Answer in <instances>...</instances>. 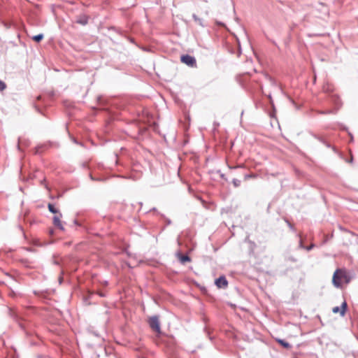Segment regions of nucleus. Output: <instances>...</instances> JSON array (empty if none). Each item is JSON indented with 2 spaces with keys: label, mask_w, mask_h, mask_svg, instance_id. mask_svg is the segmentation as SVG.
I'll return each instance as SVG.
<instances>
[{
  "label": "nucleus",
  "mask_w": 358,
  "mask_h": 358,
  "mask_svg": "<svg viewBox=\"0 0 358 358\" xmlns=\"http://www.w3.org/2000/svg\"><path fill=\"white\" fill-rule=\"evenodd\" d=\"M346 308H347V303L345 301H344L341 305V308H340L338 306H336V307L333 308L332 311L334 313H340L341 315L344 316L345 311H346Z\"/></svg>",
  "instance_id": "39448f33"
},
{
  "label": "nucleus",
  "mask_w": 358,
  "mask_h": 358,
  "mask_svg": "<svg viewBox=\"0 0 358 358\" xmlns=\"http://www.w3.org/2000/svg\"><path fill=\"white\" fill-rule=\"evenodd\" d=\"M193 18L194 20V21L199 24V25L201 26H203V23H202V20L199 17H198L196 15H193Z\"/></svg>",
  "instance_id": "f8f14e48"
},
{
  "label": "nucleus",
  "mask_w": 358,
  "mask_h": 358,
  "mask_svg": "<svg viewBox=\"0 0 358 358\" xmlns=\"http://www.w3.org/2000/svg\"><path fill=\"white\" fill-rule=\"evenodd\" d=\"M299 247L301 248H303V243H302L301 241H300Z\"/></svg>",
  "instance_id": "dca6fc26"
},
{
  "label": "nucleus",
  "mask_w": 358,
  "mask_h": 358,
  "mask_svg": "<svg viewBox=\"0 0 358 358\" xmlns=\"http://www.w3.org/2000/svg\"><path fill=\"white\" fill-rule=\"evenodd\" d=\"M150 328L158 334L161 333L160 323L159 317L156 315L149 318L148 320Z\"/></svg>",
  "instance_id": "f03ea898"
},
{
  "label": "nucleus",
  "mask_w": 358,
  "mask_h": 358,
  "mask_svg": "<svg viewBox=\"0 0 358 358\" xmlns=\"http://www.w3.org/2000/svg\"><path fill=\"white\" fill-rule=\"evenodd\" d=\"M178 257H179V260L180 262L182 263V264H185V262H190V258L189 256L187 255H178Z\"/></svg>",
  "instance_id": "0eeeda50"
},
{
  "label": "nucleus",
  "mask_w": 358,
  "mask_h": 358,
  "mask_svg": "<svg viewBox=\"0 0 358 358\" xmlns=\"http://www.w3.org/2000/svg\"><path fill=\"white\" fill-rule=\"evenodd\" d=\"M349 277L345 270L337 269L333 275L332 282L335 287H340L343 282L348 283Z\"/></svg>",
  "instance_id": "f257e3e1"
},
{
  "label": "nucleus",
  "mask_w": 358,
  "mask_h": 358,
  "mask_svg": "<svg viewBox=\"0 0 358 358\" xmlns=\"http://www.w3.org/2000/svg\"><path fill=\"white\" fill-rule=\"evenodd\" d=\"M180 60L182 63L187 64L189 66L194 67L196 66V62L194 57L189 55H183L180 57Z\"/></svg>",
  "instance_id": "7ed1b4c3"
},
{
  "label": "nucleus",
  "mask_w": 358,
  "mask_h": 358,
  "mask_svg": "<svg viewBox=\"0 0 358 358\" xmlns=\"http://www.w3.org/2000/svg\"><path fill=\"white\" fill-rule=\"evenodd\" d=\"M62 217V215L61 213H59V214L55 215L53 217V224L54 225L59 229L62 231L64 230V228L63 227L62 222L61 221V218Z\"/></svg>",
  "instance_id": "20e7f679"
},
{
  "label": "nucleus",
  "mask_w": 358,
  "mask_h": 358,
  "mask_svg": "<svg viewBox=\"0 0 358 358\" xmlns=\"http://www.w3.org/2000/svg\"><path fill=\"white\" fill-rule=\"evenodd\" d=\"M87 17L86 16H83V17H80L78 20V23L80 24H83V25H85L87 23Z\"/></svg>",
  "instance_id": "1a4fd4ad"
},
{
  "label": "nucleus",
  "mask_w": 358,
  "mask_h": 358,
  "mask_svg": "<svg viewBox=\"0 0 358 358\" xmlns=\"http://www.w3.org/2000/svg\"><path fill=\"white\" fill-rule=\"evenodd\" d=\"M6 87V84L3 81L0 80V91L3 90Z\"/></svg>",
  "instance_id": "4468645a"
},
{
  "label": "nucleus",
  "mask_w": 358,
  "mask_h": 358,
  "mask_svg": "<svg viewBox=\"0 0 358 358\" xmlns=\"http://www.w3.org/2000/svg\"><path fill=\"white\" fill-rule=\"evenodd\" d=\"M315 245L313 244L310 245V246H308L306 248V249L309 251Z\"/></svg>",
  "instance_id": "2eb2a0df"
},
{
  "label": "nucleus",
  "mask_w": 358,
  "mask_h": 358,
  "mask_svg": "<svg viewBox=\"0 0 358 358\" xmlns=\"http://www.w3.org/2000/svg\"><path fill=\"white\" fill-rule=\"evenodd\" d=\"M215 285L219 288L226 287L228 285L227 280L224 276H220L215 280Z\"/></svg>",
  "instance_id": "423d86ee"
},
{
  "label": "nucleus",
  "mask_w": 358,
  "mask_h": 358,
  "mask_svg": "<svg viewBox=\"0 0 358 358\" xmlns=\"http://www.w3.org/2000/svg\"><path fill=\"white\" fill-rule=\"evenodd\" d=\"M48 210H49L51 213H54V214H56V215L59 214V210H58L57 208H55V206H54V205H53V204H52V203H48Z\"/></svg>",
  "instance_id": "6e6552de"
},
{
  "label": "nucleus",
  "mask_w": 358,
  "mask_h": 358,
  "mask_svg": "<svg viewBox=\"0 0 358 358\" xmlns=\"http://www.w3.org/2000/svg\"><path fill=\"white\" fill-rule=\"evenodd\" d=\"M277 341H278V343L281 344L285 348H290V344L289 343L282 340V339H278Z\"/></svg>",
  "instance_id": "9d476101"
},
{
  "label": "nucleus",
  "mask_w": 358,
  "mask_h": 358,
  "mask_svg": "<svg viewBox=\"0 0 358 358\" xmlns=\"http://www.w3.org/2000/svg\"><path fill=\"white\" fill-rule=\"evenodd\" d=\"M289 226L291 229H293L292 226L289 223Z\"/></svg>",
  "instance_id": "f3484780"
},
{
  "label": "nucleus",
  "mask_w": 358,
  "mask_h": 358,
  "mask_svg": "<svg viewBox=\"0 0 358 358\" xmlns=\"http://www.w3.org/2000/svg\"><path fill=\"white\" fill-rule=\"evenodd\" d=\"M44 36L43 34H39L38 35L34 36L32 39L36 42H39L43 38Z\"/></svg>",
  "instance_id": "9b49d317"
},
{
  "label": "nucleus",
  "mask_w": 358,
  "mask_h": 358,
  "mask_svg": "<svg viewBox=\"0 0 358 358\" xmlns=\"http://www.w3.org/2000/svg\"><path fill=\"white\" fill-rule=\"evenodd\" d=\"M233 183L235 187H238L241 184V181L238 179H234L233 180Z\"/></svg>",
  "instance_id": "ddd939ff"
}]
</instances>
